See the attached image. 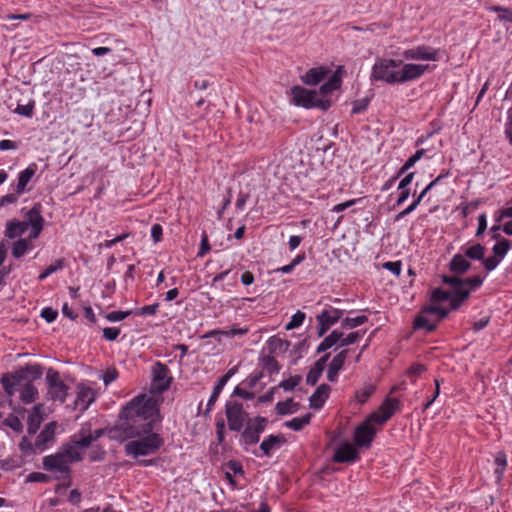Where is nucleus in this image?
<instances>
[{
    "instance_id": "nucleus-1",
    "label": "nucleus",
    "mask_w": 512,
    "mask_h": 512,
    "mask_svg": "<svg viewBox=\"0 0 512 512\" xmlns=\"http://www.w3.org/2000/svg\"><path fill=\"white\" fill-rule=\"evenodd\" d=\"M160 421L158 401L153 397L139 395L121 409L119 422L107 430L108 437L119 442L141 438L154 433V426Z\"/></svg>"
},
{
    "instance_id": "nucleus-2",
    "label": "nucleus",
    "mask_w": 512,
    "mask_h": 512,
    "mask_svg": "<svg viewBox=\"0 0 512 512\" xmlns=\"http://www.w3.org/2000/svg\"><path fill=\"white\" fill-rule=\"evenodd\" d=\"M442 282L453 289L451 310H457L469 298L471 291L476 290L482 285L483 278L477 275L464 279L459 276L443 275Z\"/></svg>"
},
{
    "instance_id": "nucleus-3",
    "label": "nucleus",
    "mask_w": 512,
    "mask_h": 512,
    "mask_svg": "<svg viewBox=\"0 0 512 512\" xmlns=\"http://www.w3.org/2000/svg\"><path fill=\"white\" fill-rule=\"evenodd\" d=\"M164 444L163 438L158 433L144 435L139 440H133L125 445V452L128 455L145 456L156 453Z\"/></svg>"
},
{
    "instance_id": "nucleus-4",
    "label": "nucleus",
    "mask_w": 512,
    "mask_h": 512,
    "mask_svg": "<svg viewBox=\"0 0 512 512\" xmlns=\"http://www.w3.org/2000/svg\"><path fill=\"white\" fill-rule=\"evenodd\" d=\"M293 101L296 105L304 108H320L326 111L331 106V100L321 97L319 92L295 86L291 89Z\"/></svg>"
},
{
    "instance_id": "nucleus-5",
    "label": "nucleus",
    "mask_w": 512,
    "mask_h": 512,
    "mask_svg": "<svg viewBox=\"0 0 512 512\" xmlns=\"http://www.w3.org/2000/svg\"><path fill=\"white\" fill-rule=\"evenodd\" d=\"M402 64V60L380 59L372 67L371 78L374 81H382L391 85L398 84L399 70L396 68Z\"/></svg>"
},
{
    "instance_id": "nucleus-6",
    "label": "nucleus",
    "mask_w": 512,
    "mask_h": 512,
    "mask_svg": "<svg viewBox=\"0 0 512 512\" xmlns=\"http://www.w3.org/2000/svg\"><path fill=\"white\" fill-rule=\"evenodd\" d=\"M42 467L46 471L60 473V475L54 476V480L67 479L70 481L71 467L63 458L62 454L57 452L55 454L45 456L42 460Z\"/></svg>"
},
{
    "instance_id": "nucleus-7",
    "label": "nucleus",
    "mask_w": 512,
    "mask_h": 512,
    "mask_svg": "<svg viewBox=\"0 0 512 512\" xmlns=\"http://www.w3.org/2000/svg\"><path fill=\"white\" fill-rule=\"evenodd\" d=\"M225 414L228 427L231 431L239 432L248 420V414L244 411L243 404L237 401H227Z\"/></svg>"
},
{
    "instance_id": "nucleus-8",
    "label": "nucleus",
    "mask_w": 512,
    "mask_h": 512,
    "mask_svg": "<svg viewBox=\"0 0 512 512\" xmlns=\"http://www.w3.org/2000/svg\"><path fill=\"white\" fill-rule=\"evenodd\" d=\"M46 381L48 383V396L53 401H66L69 386L60 379V374L57 370L49 368L46 373Z\"/></svg>"
},
{
    "instance_id": "nucleus-9",
    "label": "nucleus",
    "mask_w": 512,
    "mask_h": 512,
    "mask_svg": "<svg viewBox=\"0 0 512 512\" xmlns=\"http://www.w3.org/2000/svg\"><path fill=\"white\" fill-rule=\"evenodd\" d=\"M172 380V377L169 376V368L167 365L161 362H156L152 367L150 392L154 394H162L169 389Z\"/></svg>"
},
{
    "instance_id": "nucleus-10",
    "label": "nucleus",
    "mask_w": 512,
    "mask_h": 512,
    "mask_svg": "<svg viewBox=\"0 0 512 512\" xmlns=\"http://www.w3.org/2000/svg\"><path fill=\"white\" fill-rule=\"evenodd\" d=\"M267 423V418L262 416L248 418L245 429L241 434L243 443L248 446L258 443L260 434L265 430Z\"/></svg>"
},
{
    "instance_id": "nucleus-11",
    "label": "nucleus",
    "mask_w": 512,
    "mask_h": 512,
    "mask_svg": "<svg viewBox=\"0 0 512 512\" xmlns=\"http://www.w3.org/2000/svg\"><path fill=\"white\" fill-rule=\"evenodd\" d=\"M343 316V310L337 308H329L323 310L316 316L318 321L317 334L322 337L329 328L336 324Z\"/></svg>"
},
{
    "instance_id": "nucleus-12",
    "label": "nucleus",
    "mask_w": 512,
    "mask_h": 512,
    "mask_svg": "<svg viewBox=\"0 0 512 512\" xmlns=\"http://www.w3.org/2000/svg\"><path fill=\"white\" fill-rule=\"evenodd\" d=\"M376 434V429L369 424V421H363L354 430V443L357 447H370Z\"/></svg>"
},
{
    "instance_id": "nucleus-13",
    "label": "nucleus",
    "mask_w": 512,
    "mask_h": 512,
    "mask_svg": "<svg viewBox=\"0 0 512 512\" xmlns=\"http://www.w3.org/2000/svg\"><path fill=\"white\" fill-rule=\"evenodd\" d=\"M24 223L26 227L31 226V238H37L43 229L44 219L41 215V205L35 204L26 214L24 215Z\"/></svg>"
},
{
    "instance_id": "nucleus-14",
    "label": "nucleus",
    "mask_w": 512,
    "mask_h": 512,
    "mask_svg": "<svg viewBox=\"0 0 512 512\" xmlns=\"http://www.w3.org/2000/svg\"><path fill=\"white\" fill-rule=\"evenodd\" d=\"M401 66L402 68L398 72V84L420 78L429 67L428 65L413 63H407Z\"/></svg>"
},
{
    "instance_id": "nucleus-15",
    "label": "nucleus",
    "mask_w": 512,
    "mask_h": 512,
    "mask_svg": "<svg viewBox=\"0 0 512 512\" xmlns=\"http://www.w3.org/2000/svg\"><path fill=\"white\" fill-rule=\"evenodd\" d=\"M26 374L24 367L14 371L13 373H6L1 378V384L8 396L14 394L15 388L21 384L22 381L26 380Z\"/></svg>"
},
{
    "instance_id": "nucleus-16",
    "label": "nucleus",
    "mask_w": 512,
    "mask_h": 512,
    "mask_svg": "<svg viewBox=\"0 0 512 512\" xmlns=\"http://www.w3.org/2000/svg\"><path fill=\"white\" fill-rule=\"evenodd\" d=\"M56 429H57L56 421L49 422L45 425L43 430L36 437V440L34 443L35 449L37 451H39V452L44 451L47 448V445L49 443L54 442Z\"/></svg>"
},
{
    "instance_id": "nucleus-17",
    "label": "nucleus",
    "mask_w": 512,
    "mask_h": 512,
    "mask_svg": "<svg viewBox=\"0 0 512 512\" xmlns=\"http://www.w3.org/2000/svg\"><path fill=\"white\" fill-rule=\"evenodd\" d=\"M403 56L406 59L412 60H438V52L431 47L421 45L416 48L407 49L403 52Z\"/></svg>"
},
{
    "instance_id": "nucleus-18",
    "label": "nucleus",
    "mask_w": 512,
    "mask_h": 512,
    "mask_svg": "<svg viewBox=\"0 0 512 512\" xmlns=\"http://www.w3.org/2000/svg\"><path fill=\"white\" fill-rule=\"evenodd\" d=\"M359 458V452L349 442L345 441L336 450L333 460L337 463H352Z\"/></svg>"
},
{
    "instance_id": "nucleus-19",
    "label": "nucleus",
    "mask_w": 512,
    "mask_h": 512,
    "mask_svg": "<svg viewBox=\"0 0 512 512\" xmlns=\"http://www.w3.org/2000/svg\"><path fill=\"white\" fill-rule=\"evenodd\" d=\"M238 370V367L237 366H234L232 368H230L226 374H224L223 376H221L217 383L215 384L214 388H213V391H212V394L210 395V398L208 399V402H207V408H206V411H205V415L209 414V412L211 411L212 407L214 406V404L216 403L222 389L224 388V386L226 385V383L228 382V380L237 372Z\"/></svg>"
},
{
    "instance_id": "nucleus-20",
    "label": "nucleus",
    "mask_w": 512,
    "mask_h": 512,
    "mask_svg": "<svg viewBox=\"0 0 512 512\" xmlns=\"http://www.w3.org/2000/svg\"><path fill=\"white\" fill-rule=\"evenodd\" d=\"M349 350L344 349L336 354L328 365L327 379L330 382H336L338 379L339 371L343 368Z\"/></svg>"
},
{
    "instance_id": "nucleus-21",
    "label": "nucleus",
    "mask_w": 512,
    "mask_h": 512,
    "mask_svg": "<svg viewBox=\"0 0 512 512\" xmlns=\"http://www.w3.org/2000/svg\"><path fill=\"white\" fill-rule=\"evenodd\" d=\"M331 387L328 384H321L316 388L314 393L309 397V406L318 410L323 407L325 401L329 397Z\"/></svg>"
},
{
    "instance_id": "nucleus-22",
    "label": "nucleus",
    "mask_w": 512,
    "mask_h": 512,
    "mask_svg": "<svg viewBox=\"0 0 512 512\" xmlns=\"http://www.w3.org/2000/svg\"><path fill=\"white\" fill-rule=\"evenodd\" d=\"M95 391L84 384L77 385V397L75 404L81 405V410H86L95 401Z\"/></svg>"
},
{
    "instance_id": "nucleus-23",
    "label": "nucleus",
    "mask_w": 512,
    "mask_h": 512,
    "mask_svg": "<svg viewBox=\"0 0 512 512\" xmlns=\"http://www.w3.org/2000/svg\"><path fill=\"white\" fill-rule=\"evenodd\" d=\"M285 443H286V439H285L284 435H282V434L269 435L260 444V449L262 450V452L265 456H270L272 450L279 448L280 446H282Z\"/></svg>"
},
{
    "instance_id": "nucleus-24",
    "label": "nucleus",
    "mask_w": 512,
    "mask_h": 512,
    "mask_svg": "<svg viewBox=\"0 0 512 512\" xmlns=\"http://www.w3.org/2000/svg\"><path fill=\"white\" fill-rule=\"evenodd\" d=\"M449 270L456 274L455 276L466 273L471 268V263L462 254H455L448 264Z\"/></svg>"
},
{
    "instance_id": "nucleus-25",
    "label": "nucleus",
    "mask_w": 512,
    "mask_h": 512,
    "mask_svg": "<svg viewBox=\"0 0 512 512\" xmlns=\"http://www.w3.org/2000/svg\"><path fill=\"white\" fill-rule=\"evenodd\" d=\"M41 408H42V405H40V404L35 405L28 415L27 431L30 435H34L38 431V429L40 428V425L43 421V417L41 414Z\"/></svg>"
},
{
    "instance_id": "nucleus-26",
    "label": "nucleus",
    "mask_w": 512,
    "mask_h": 512,
    "mask_svg": "<svg viewBox=\"0 0 512 512\" xmlns=\"http://www.w3.org/2000/svg\"><path fill=\"white\" fill-rule=\"evenodd\" d=\"M328 72L329 70L325 67L311 68L301 77V80L307 85H317Z\"/></svg>"
},
{
    "instance_id": "nucleus-27",
    "label": "nucleus",
    "mask_w": 512,
    "mask_h": 512,
    "mask_svg": "<svg viewBox=\"0 0 512 512\" xmlns=\"http://www.w3.org/2000/svg\"><path fill=\"white\" fill-rule=\"evenodd\" d=\"M27 231L26 223L18 220L8 221L6 224L5 236L9 239H15Z\"/></svg>"
},
{
    "instance_id": "nucleus-28",
    "label": "nucleus",
    "mask_w": 512,
    "mask_h": 512,
    "mask_svg": "<svg viewBox=\"0 0 512 512\" xmlns=\"http://www.w3.org/2000/svg\"><path fill=\"white\" fill-rule=\"evenodd\" d=\"M338 72L339 70L335 71L328 79V81L321 85L319 88V94L321 97H324L340 88L342 80Z\"/></svg>"
},
{
    "instance_id": "nucleus-29",
    "label": "nucleus",
    "mask_w": 512,
    "mask_h": 512,
    "mask_svg": "<svg viewBox=\"0 0 512 512\" xmlns=\"http://www.w3.org/2000/svg\"><path fill=\"white\" fill-rule=\"evenodd\" d=\"M343 337V332L339 330H333L328 336H326L323 341L318 345L316 352L323 353L333 347L335 344L340 342Z\"/></svg>"
},
{
    "instance_id": "nucleus-30",
    "label": "nucleus",
    "mask_w": 512,
    "mask_h": 512,
    "mask_svg": "<svg viewBox=\"0 0 512 512\" xmlns=\"http://www.w3.org/2000/svg\"><path fill=\"white\" fill-rule=\"evenodd\" d=\"M58 453L63 455V458L69 463V465L73 462L82 460V455L76 450V445L74 443L62 445Z\"/></svg>"
},
{
    "instance_id": "nucleus-31",
    "label": "nucleus",
    "mask_w": 512,
    "mask_h": 512,
    "mask_svg": "<svg viewBox=\"0 0 512 512\" xmlns=\"http://www.w3.org/2000/svg\"><path fill=\"white\" fill-rule=\"evenodd\" d=\"M267 344L270 354H274L278 351L281 353H285L291 346L290 341L283 340L277 336L270 337L267 341Z\"/></svg>"
},
{
    "instance_id": "nucleus-32",
    "label": "nucleus",
    "mask_w": 512,
    "mask_h": 512,
    "mask_svg": "<svg viewBox=\"0 0 512 512\" xmlns=\"http://www.w3.org/2000/svg\"><path fill=\"white\" fill-rule=\"evenodd\" d=\"M300 408L298 402H294L293 398H289L286 401L278 402L275 406V410L279 415L293 414Z\"/></svg>"
},
{
    "instance_id": "nucleus-33",
    "label": "nucleus",
    "mask_w": 512,
    "mask_h": 512,
    "mask_svg": "<svg viewBox=\"0 0 512 512\" xmlns=\"http://www.w3.org/2000/svg\"><path fill=\"white\" fill-rule=\"evenodd\" d=\"M38 390L37 388L28 381L22 388L20 392V399L23 403L29 404L34 402L37 399Z\"/></svg>"
},
{
    "instance_id": "nucleus-34",
    "label": "nucleus",
    "mask_w": 512,
    "mask_h": 512,
    "mask_svg": "<svg viewBox=\"0 0 512 512\" xmlns=\"http://www.w3.org/2000/svg\"><path fill=\"white\" fill-rule=\"evenodd\" d=\"M413 328L415 330H425L427 333H430L436 330L437 325L431 323L428 318L421 313L415 317Z\"/></svg>"
},
{
    "instance_id": "nucleus-35",
    "label": "nucleus",
    "mask_w": 512,
    "mask_h": 512,
    "mask_svg": "<svg viewBox=\"0 0 512 512\" xmlns=\"http://www.w3.org/2000/svg\"><path fill=\"white\" fill-rule=\"evenodd\" d=\"M35 170L31 167L26 168L22 172H20L18 177V183L16 187L17 194H21L24 192L26 185L29 183L31 178L34 176Z\"/></svg>"
},
{
    "instance_id": "nucleus-36",
    "label": "nucleus",
    "mask_w": 512,
    "mask_h": 512,
    "mask_svg": "<svg viewBox=\"0 0 512 512\" xmlns=\"http://www.w3.org/2000/svg\"><path fill=\"white\" fill-rule=\"evenodd\" d=\"M311 417H312V414L307 413L301 417H296V418H293V419L285 422V426L294 431H299L304 426H306L310 423Z\"/></svg>"
},
{
    "instance_id": "nucleus-37",
    "label": "nucleus",
    "mask_w": 512,
    "mask_h": 512,
    "mask_svg": "<svg viewBox=\"0 0 512 512\" xmlns=\"http://www.w3.org/2000/svg\"><path fill=\"white\" fill-rule=\"evenodd\" d=\"M511 248V242L506 239V238H501L499 241H497V243L493 246L492 248V251H493V254L499 258L500 260H502L506 254L508 253V251L510 250Z\"/></svg>"
},
{
    "instance_id": "nucleus-38",
    "label": "nucleus",
    "mask_w": 512,
    "mask_h": 512,
    "mask_svg": "<svg viewBox=\"0 0 512 512\" xmlns=\"http://www.w3.org/2000/svg\"><path fill=\"white\" fill-rule=\"evenodd\" d=\"M485 251L486 249L482 244L476 243L465 250L464 256L471 260H482Z\"/></svg>"
},
{
    "instance_id": "nucleus-39",
    "label": "nucleus",
    "mask_w": 512,
    "mask_h": 512,
    "mask_svg": "<svg viewBox=\"0 0 512 512\" xmlns=\"http://www.w3.org/2000/svg\"><path fill=\"white\" fill-rule=\"evenodd\" d=\"M25 374L28 381L40 379L43 374V367L40 364H26L24 366Z\"/></svg>"
},
{
    "instance_id": "nucleus-40",
    "label": "nucleus",
    "mask_w": 512,
    "mask_h": 512,
    "mask_svg": "<svg viewBox=\"0 0 512 512\" xmlns=\"http://www.w3.org/2000/svg\"><path fill=\"white\" fill-rule=\"evenodd\" d=\"M453 299V289L451 291H444L441 288H436L431 292L430 301L432 303H439L442 301L449 300L451 303Z\"/></svg>"
},
{
    "instance_id": "nucleus-41",
    "label": "nucleus",
    "mask_w": 512,
    "mask_h": 512,
    "mask_svg": "<svg viewBox=\"0 0 512 512\" xmlns=\"http://www.w3.org/2000/svg\"><path fill=\"white\" fill-rule=\"evenodd\" d=\"M261 363L263 368L268 371L269 374H275L280 371V365L277 360L270 354L261 357Z\"/></svg>"
},
{
    "instance_id": "nucleus-42",
    "label": "nucleus",
    "mask_w": 512,
    "mask_h": 512,
    "mask_svg": "<svg viewBox=\"0 0 512 512\" xmlns=\"http://www.w3.org/2000/svg\"><path fill=\"white\" fill-rule=\"evenodd\" d=\"M29 248V241L27 239L21 238L13 243L12 246V255L15 258L22 257Z\"/></svg>"
},
{
    "instance_id": "nucleus-43",
    "label": "nucleus",
    "mask_w": 512,
    "mask_h": 512,
    "mask_svg": "<svg viewBox=\"0 0 512 512\" xmlns=\"http://www.w3.org/2000/svg\"><path fill=\"white\" fill-rule=\"evenodd\" d=\"M489 10L498 13V20L512 23V8L503 6H491Z\"/></svg>"
},
{
    "instance_id": "nucleus-44",
    "label": "nucleus",
    "mask_w": 512,
    "mask_h": 512,
    "mask_svg": "<svg viewBox=\"0 0 512 512\" xmlns=\"http://www.w3.org/2000/svg\"><path fill=\"white\" fill-rule=\"evenodd\" d=\"M368 321L367 316L359 315L356 317H346L342 320L341 326L342 328H355L358 327Z\"/></svg>"
},
{
    "instance_id": "nucleus-45",
    "label": "nucleus",
    "mask_w": 512,
    "mask_h": 512,
    "mask_svg": "<svg viewBox=\"0 0 512 512\" xmlns=\"http://www.w3.org/2000/svg\"><path fill=\"white\" fill-rule=\"evenodd\" d=\"M399 406V400L396 399V398H387L382 404L381 406L379 407V410L383 413V414H387L389 413V419L391 418V416L395 413V411L397 410Z\"/></svg>"
},
{
    "instance_id": "nucleus-46",
    "label": "nucleus",
    "mask_w": 512,
    "mask_h": 512,
    "mask_svg": "<svg viewBox=\"0 0 512 512\" xmlns=\"http://www.w3.org/2000/svg\"><path fill=\"white\" fill-rule=\"evenodd\" d=\"M450 309L442 306L430 305L423 307L420 311L422 314H437L440 319H445L449 314Z\"/></svg>"
},
{
    "instance_id": "nucleus-47",
    "label": "nucleus",
    "mask_w": 512,
    "mask_h": 512,
    "mask_svg": "<svg viewBox=\"0 0 512 512\" xmlns=\"http://www.w3.org/2000/svg\"><path fill=\"white\" fill-rule=\"evenodd\" d=\"M425 196H426V193H424L422 191L406 209H404L403 211H401L400 213H398L396 215L395 220L398 221V220L402 219L403 217L412 213L417 208V206L421 203V201L423 200V198Z\"/></svg>"
},
{
    "instance_id": "nucleus-48",
    "label": "nucleus",
    "mask_w": 512,
    "mask_h": 512,
    "mask_svg": "<svg viewBox=\"0 0 512 512\" xmlns=\"http://www.w3.org/2000/svg\"><path fill=\"white\" fill-rule=\"evenodd\" d=\"M376 387L372 384H366L362 389L356 392L355 399L360 403H365L375 392Z\"/></svg>"
},
{
    "instance_id": "nucleus-49",
    "label": "nucleus",
    "mask_w": 512,
    "mask_h": 512,
    "mask_svg": "<svg viewBox=\"0 0 512 512\" xmlns=\"http://www.w3.org/2000/svg\"><path fill=\"white\" fill-rule=\"evenodd\" d=\"M301 381H302V376L295 375V376H291L290 378L281 381L277 387L282 388L285 391H292L297 385H299V383Z\"/></svg>"
},
{
    "instance_id": "nucleus-50",
    "label": "nucleus",
    "mask_w": 512,
    "mask_h": 512,
    "mask_svg": "<svg viewBox=\"0 0 512 512\" xmlns=\"http://www.w3.org/2000/svg\"><path fill=\"white\" fill-rule=\"evenodd\" d=\"M495 464L497 465L495 473L497 474V479L500 480L507 466V459L504 452H498L496 454Z\"/></svg>"
},
{
    "instance_id": "nucleus-51",
    "label": "nucleus",
    "mask_w": 512,
    "mask_h": 512,
    "mask_svg": "<svg viewBox=\"0 0 512 512\" xmlns=\"http://www.w3.org/2000/svg\"><path fill=\"white\" fill-rule=\"evenodd\" d=\"M64 266V259L56 260L55 264L48 266L39 276L38 280L42 281L46 279L49 275L55 273L56 271L62 269Z\"/></svg>"
},
{
    "instance_id": "nucleus-52",
    "label": "nucleus",
    "mask_w": 512,
    "mask_h": 512,
    "mask_svg": "<svg viewBox=\"0 0 512 512\" xmlns=\"http://www.w3.org/2000/svg\"><path fill=\"white\" fill-rule=\"evenodd\" d=\"M3 425L11 428L15 432H22L23 429L21 421L13 414L8 415V417L3 421Z\"/></svg>"
},
{
    "instance_id": "nucleus-53",
    "label": "nucleus",
    "mask_w": 512,
    "mask_h": 512,
    "mask_svg": "<svg viewBox=\"0 0 512 512\" xmlns=\"http://www.w3.org/2000/svg\"><path fill=\"white\" fill-rule=\"evenodd\" d=\"M370 101H371V97H364V98L355 100L353 102V108L351 110V114L355 115V114H359V113L365 111L368 108Z\"/></svg>"
},
{
    "instance_id": "nucleus-54",
    "label": "nucleus",
    "mask_w": 512,
    "mask_h": 512,
    "mask_svg": "<svg viewBox=\"0 0 512 512\" xmlns=\"http://www.w3.org/2000/svg\"><path fill=\"white\" fill-rule=\"evenodd\" d=\"M22 465V460L18 457H10L7 459L0 460V467L3 470H13L15 468H18Z\"/></svg>"
},
{
    "instance_id": "nucleus-55",
    "label": "nucleus",
    "mask_w": 512,
    "mask_h": 512,
    "mask_svg": "<svg viewBox=\"0 0 512 512\" xmlns=\"http://www.w3.org/2000/svg\"><path fill=\"white\" fill-rule=\"evenodd\" d=\"M389 420V413L383 414L379 409L371 413L365 421H369V424L376 423L382 425Z\"/></svg>"
},
{
    "instance_id": "nucleus-56",
    "label": "nucleus",
    "mask_w": 512,
    "mask_h": 512,
    "mask_svg": "<svg viewBox=\"0 0 512 512\" xmlns=\"http://www.w3.org/2000/svg\"><path fill=\"white\" fill-rule=\"evenodd\" d=\"M35 108V101L30 100L26 105L18 104L15 113L25 116V117H31L33 115V110Z\"/></svg>"
},
{
    "instance_id": "nucleus-57",
    "label": "nucleus",
    "mask_w": 512,
    "mask_h": 512,
    "mask_svg": "<svg viewBox=\"0 0 512 512\" xmlns=\"http://www.w3.org/2000/svg\"><path fill=\"white\" fill-rule=\"evenodd\" d=\"M364 334H365V331L351 332L345 338H343V337L341 338L339 346L344 347V346L351 345V344L355 343L356 341H358L361 337H363Z\"/></svg>"
},
{
    "instance_id": "nucleus-58",
    "label": "nucleus",
    "mask_w": 512,
    "mask_h": 512,
    "mask_svg": "<svg viewBox=\"0 0 512 512\" xmlns=\"http://www.w3.org/2000/svg\"><path fill=\"white\" fill-rule=\"evenodd\" d=\"M305 320V313L301 311H297L292 317L291 320L286 324V329L291 330L302 325Z\"/></svg>"
},
{
    "instance_id": "nucleus-59",
    "label": "nucleus",
    "mask_w": 512,
    "mask_h": 512,
    "mask_svg": "<svg viewBox=\"0 0 512 512\" xmlns=\"http://www.w3.org/2000/svg\"><path fill=\"white\" fill-rule=\"evenodd\" d=\"M50 480H51V476L41 473V472H32L26 478V482H29V483H36V482L47 483Z\"/></svg>"
},
{
    "instance_id": "nucleus-60",
    "label": "nucleus",
    "mask_w": 512,
    "mask_h": 512,
    "mask_svg": "<svg viewBox=\"0 0 512 512\" xmlns=\"http://www.w3.org/2000/svg\"><path fill=\"white\" fill-rule=\"evenodd\" d=\"M132 311H112L106 315V319L110 322H118L127 318Z\"/></svg>"
},
{
    "instance_id": "nucleus-61",
    "label": "nucleus",
    "mask_w": 512,
    "mask_h": 512,
    "mask_svg": "<svg viewBox=\"0 0 512 512\" xmlns=\"http://www.w3.org/2000/svg\"><path fill=\"white\" fill-rule=\"evenodd\" d=\"M159 304L154 303L152 305H146L141 308L136 309L135 314L146 316V315H154L158 310Z\"/></svg>"
},
{
    "instance_id": "nucleus-62",
    "label": "nucleus",
    "mask_w": 512,
    "mask_h": 512,
    "mask_svg": "<svg viewBox=\"0 0 512 512\" xmlns=\"http://www.w3.org/2000/svg\"><path fill=\"white\" fill-rule=\"evenodd\" d=\"M19 449L25 454H30L37 451L34 444L26 436L22 437L19 443Z\"/></svg>"
},
{
    "instance_id": "nucleus-63",
    "label": "nucleus",
    "mask_w": 512,
    "mask_h": 512,
    "mask_svg": "<svg viewBox=\"0 0 512 512\" xmlns=\"http://www.w3.org/2000/svg\"><path fill=\"white\" fill-rule=\"evenodd\" d=\"M500 262L501 260L497 258L495 255L482 259L483 266L489 272L493 271L499 265Z\"/></svg>"
},
{
    "instance_id": "nucleus-64",
    "label": "nucleus",
    "mask_w": 512,
    "mask_h": 512,
    "mask_svg": "<svg viewBox=\"0 0 512 512\" xmlns=\"http://www.w3.org/2000/svg\"><path fill=\"white\" fill-rule=\"evenodd\" d=\"M120 334V329L116 327H106L103 329V336L108 341H114Z\"/></svg>"
}]
</instances>
